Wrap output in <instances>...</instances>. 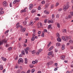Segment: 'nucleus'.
I'll return each mask as SVG.
<instances>
[{"mask_svg": "<svg viewBox=\"0 0 73 73\" xmlns=\"http://www.w3.org/2000/svg\"><path fill=\"white\" fill-rule=\"evenodd\" d=\"M69 42H70V43L71 44H73V40L72 39L70 40Z\"/></svg>", "mask_w": 73, "mask_h": 73, "instance_id": "obj_24", "label": "nucleus"}, {"mask_svg": "<svg viewBox=\"0 0 73 73\" xmlns=\"http://www.w3.org/2000/svg\"><path fill=\"white\" fill-rule=\"evenodd\" d=\"M63 32L64 33H66V29H64L63 30Z\"/></svg>", "mask_w": 73, "mask_h": 73, "instance_id": "obj_36", "label": "nucleus"}, {"mask_svg": "<svg viewBox=\"0 0 73 73\" xmlns=\"http://www.w3.org/2000/svg\"><path fill=\"white\" fill-rule=\"evenodd\" d=\"M33 7V4H31L29 5V9L30 10H31V9H32V8Z\"/></svg>", "mask_w": 73, "mask_h": 73, "instance_id": "obj_6", "label": "nucleus"}, {"mask_svg": "<svg viewBox=\"0 0 73 73\" xmlns=\"http://www.w3.org/2000/svg\"><path fill=\"white\" fill-rule=\"evenodd\" d=\"M35 34L33 35V37L31 38V40L32 41H34L35 40Z\"/></svg>", "mask_w": 73, "mask_h": 73, "instance_id": "obj_10", "label": "nucleus"}, {"mask_svg": "<svg viewBox=\"0 0 73 73\" xmlns=\"http://www.w3.org/2000/svg\"><path fill=\"white\" fill-rule=\"evenodd\" d=\"M35 71V69H33L31 71V72L32 73H34Z\"/></svg>", "mask_w": 73, "mask_h": 73, "instance_id": "obj_30", "label": "nucleus"}, {"mask_svg": "<svg viewBox=\"0 0 73 73\" xmlns=\"http://www.w3.org/2000/svg\"><path fill=\"white\" fill-rule=\"evenodd\" d=\"M37 73H41V71H38Z\"/></svg>", "mask_w": 73, "mask_h": 73, "instance_id": "obj_64", "label": "nucleus"}, {"mask_svg": "<svg viewBox=\"0 0 73 73\" xmlns=\"http://www.w3.org/2000/svg\"><path fill=\"white\" fill-rule=\"evenodd\" d=\"M7 42V40H2V41H0V45H1L3 44V42H5L6 43V42Z\"/></svg>", "mask_w": 73, "mask_h": 73, "instance_id": "obj_5", "label": "nucleus"}, {"mask_svg": "<svg viewBox=\"0 0 73 73\" xmlns=\"http://www.w3.org/2000/svg\"><path fill=\"white\" fill-rule=\"evenodd\" d=\"M35 12H36V10L33 9L31 11V13H33Z\"/></svg>", "mask_w": 73, "mask_h": 73, "instance_id": "obj_21", "label": "nucleus"}, {"mask_svg": "<svg viewBox=\"0 0 73 73\" xmlns=\"http://www.w3.org/2000/svg\"><path fill=\"white\" fill-rule=\"evenodd\" d=\"M38 51L40 52H40H41V51H42V49H39L38 50Z\"/></svg>", "mask_w": 73, "mask_h": 73, "instance_id": "obj_46", "label": "nucleus"}, {"mask_svg": "<svg viewBox=\"0 0 73 73\" xmlns=\"http://www.w3.org/2000/svg\"><path fill=\"white\" fill-rule=\"evenodd\" d=\"M48 24L50 23H53V21L52 20H48Z\"/></svg>", "mask_w": 73, "mask_h": 73, "instance_id": "obj_8", "label": "nucleus"}, {"mask_svg": "<svg viewBox=\"0 0 73 73\" xmlns=\"http://www.w3.org/2000/svg\"><path fill=\"white\" fill-rule=\"evenodd\" d=\"M49 13V11H47L46 13V15H48Z\"/></svg>", "mask_w": 73, "mask_h": 73, "instance_id": "obj_57", "label": "nucleus"}, {"mask_svg": "<svg viewBox=\"0 0 73 73\" xmlns=\"http://www.w3.org/2000/svg\"><path fill=\"white\" fill-rule=\"evenodd\" d=\"M26 9L27 8H26L25 9H23V10L21 11V13H23V12H26V10H25V9Z\"/></svg>", "mask_w": 73, "mask_h": 73, "instance_id": "obj_15", "label": "nucleus"}, {"mask_svg": "<svg viewBox=\"0 0 73 73\" xmlns=\"http://www.w3.org/2000/svg\"><path fill=\"white\" fill-rule=\"evenodd\" d=\"M55 52H57V51H58V50L57 48H56L55 50Z\"/></svg>", "mask_w": 73, "mask_h": 73, "instance_id": "obj_58", "label": "nucleus"}, {"mask_svg": "<svg viewBox=\"0 0 73 73\" xmlns=\"http://www.w3.org/2000/svg\"><path fill=\"white\" fill-rule=\"evenodd\" d=\"M41 36L42 37H44V33H43L42 35H41Z\"/></svg>", "mask_w": 73, "mask_h": 73, "instance_id": "obj_61", "label": "nucleus"}, {"mask_svg": "<svg viewBox=\"0 0 73 73\" xmlns=\"http://www.w3.org/2000/svg\"><path fill=\"white\" fill-rule=\"evenodd\" d=\"M64 40V41H68V39L65 38Z\"/></svg>", "mask_w": 73, "mask_h": 73, "instance_id": "obj_47", "label": "nucleus"}, {"mask_svg": "<svg viewBox=\"0 0 73 73\" xmlns=\"http://www.w3.org/2000/svg\"><path fill=\"white\" fill-rule=\"evenodd\" d=\"M57 41H58V42H61V38L60 37H58L57 38Z\"/></svg>", "mask_w": 73, "mask_h": 73, "instance_id": "obj_13", "label": "nucleus"}, {"mask_svg": "<svg viewBox=\"0 0 73 73\" xmlns=\"http://www.w3.org/2000/svg\"><path fill=\"white\" fill-rule=\"evenodd\" d=\"M36 53V51L35 50H33L32 52V54H34V53Z\"/></svg>", "mask_w": 73, "mask_h": 73, "instance_id": "obj_33", "label": "nucleus"}, {"mask_svg": "<svg viewBox=\"0 0 73 73\" xmlns=\"http://www.w3.org/2000/svg\"><path fill=\"white\" fill-rule=\"evenodd\" d=\"M39 17H36L35 18V21H38V20H39Z\"/></svg>", "mask_w": 73, "mask_h": 73, "instance_id": "obj_22", "label": "nucleus"}, {"mask_svg": "<svg viewBox=\"0 0 73 73\" xmlns=\"http://www.w3.org/2000/svg\"><path fill=\"white\" fill-rule=\"evenodd\" d=\"M64 39H65V36H63L62 37V39L63 40H64Z\"/></svg>", "mask_w": 73, "mask_h": 73, "instance_id": "obj_50", "label": "nucleus"}, {"mask_svg": "<svg viewBox=\"0 0 73 73\" xmlns=\"http://www.w3.org/2000/svg\"><path fill=\"white\" fill-rule=\"evenodd\" d=\"M62 50H64V49H65V45H62Z\"/></svg>", "mask_w": 73, "mask_h": 73, "instance_id": "obj_23", "label": "nucleus"}, {"mask_svg": "<svg viewBox=\"0 0 73 73\" xmlns=\"http://www.w3.org/2000/svg\"><path fill=\"white\" fill-rule=\"evenodd\" d=\"M20 69L21 70H23V66H20Z\"/></svg>", "mask_w": 73, "mask_h": 73, "instance_id": "obj_37", "label": "nucleus"}, {"mask_svg": "<svg viewBox=\"0 0 73 73\" xmlns=\"http://www.w3.org/2000/svg\"><path fill=\"white\" fill-rule=\"evenodd\" d=\"M34 24V23L32 22V21H31L30 22V25H33Z\"/></svg>", "mask_w": 73, "mask_h": 73, "instance_id": "obj_29", "label": "nucleus"}, {"mask_svg": "<svg viewBox=\"0 0 73 73\" xmlns=\"http://www.w3.org/2000/svg\"><path fill=\"white\" fill-rule=\"evenodd\" d=\"M70 49L72 50L73 49V46H70Z\"/></svg>", "mask_w": 73, "mask_h": 73, "instance_id": "obj_48", "label": "nucleus"}, {"mask_svg": "<svg viewBox=\"0 0 73 73\" xmlns=\"http://www.w3.org/2000/svg\"><path fill=\"white\" fill-rule=\"evenodd\" d=\"M50 44H51V42H50L48 44V46L49 47L50 46Z\"/></svg>", "mask_w": 73, "mask_h": 73, "instance_id": "obj_40", "label": "nucleus"}, {"mask_svg": "<svg viewBox=\"0 0 73 73\" xmlns=\"http://www.w3.org/2000/svg\"><path fill=\"white\" fill-rule=\"evenodd\" d=\"M23 55H22V54H21L19 55V57H21L23 56Z\"/></svg>", "mask_w": 73, "mask_h": 73, "instance_id": "obj_56", "label": "nucleus"}, {"mask_svg": "<svg viewBox=\"0 0 73 73\" xmlns=\"http://www.w3.org/2000/svg\"><path fill=\"white\" fill-rule=\"evenodd\" d=\"M45 2L44 1H43L41 2V3L42 4H45Z\"/></svg>", "mask_w": 73, "mask_h": 73, "instance_id": "obj_42", "label": "nucleus"}, {"mask_svg": "<svg viewBox=\"0 0 73 73\" xmlns=\"http://www.w3.org/2000/svg\"><path fill=\"white\" fill-rule=\"evenodd\" d=\"M3 4L4 7H6L7 6V3L6 1H4L3 3Z\"/></svg>", "mask_w": 73, "mask_h": 73, "instance_id": "obj_4", "label": "nucleus"}, {"mask_svg": "<svg viewBox=\"0 0 73 73\" xmlns=\"http://www.w3.org/2000/svg\"><path fill=\"white\" fill-rule=\"evenodd\" d=\"M53 63V62L52 61H50L49 62H48V65H49V64H52Z\"/></svg>", "mask_w": 73, "mask_h": 73, "instance_id": "obj_16", "label": "nucleus"}, {"mask_svg": "<svg viewBox=\"0 0 73 73\" xmlns=\"http://www.w3.org/2000/svg\"><path fill=\"white\" fill-rule=\"evenodd\" d=\"M29 47H27L25 49V50H29Z\"/></svg>", "mask_w": 73, "mask_h": 73, "instance_id": "obj_25", "label": "nucleus"}, {"mask_svg": "<svg viewBox=\"0 0 73 73\" xmlns=\"http://www.w3.org/2000/svg\"><path fill=\"white\" fill-rule=\"evenodd\" d=\"M40 9H41V7H40V6H39L38 7V10H40Z\"/></svg>", "mask_w": 73, "mask_h": 73, "instance_id": "obj_59", "label": "nucleus"}, {"mask_svg": "<svg viewBox=\"0 0 73 73\" xmlns=\"http://www.w3.org/2000/svg\"><path fill=\"white\" fill-rule=\"evenodd\" d=\"M21 54H22L23 55H24V56H25V52L24 50H22V51H21Z\"/></svg>", "mask_w": 73, "mask_h": 73, "instance_id": "obj_12", "label": "nucleus"}, {"mask_svg": "<svg viewBox=\"0 0 73 73\" xmlns=\"http://www.w3.org/2000/svg\"><path fill=\"white\" fill-rule=\"evenodd\" d=\"M56 36L58 37H60V34H59V33H57Z\"/></svg>", "mask_w": 73, "mask_h": 73, "instance_id": "obj_32", "label": "nucleus"}, {"mask_svg": "<svg viewBox=\"0 0 73 73\" xmlns=\"http://www.w3.org/2000/svg\"><path fill=\"white\" fill-rule=\"evenodd\" d=\"M52 19H54V14H52Z\"/></svg>", "mask_w": 73, "mask_h": 73, "instance_id": "obj_49", "label": "nucleus"}, {"mask_svg": "<svg viewBox=\"0 0 73 73\" xmlns=\"http://www.w3.org/2000/svg\"><path fill=\"white\" fill-rule=\"evenodd\" d=\"M12 47H9L8 48V50H12Z\"/></svg>", "mask_w": 73, "mask_h": 73, "instance_id": "obj_27", "label": "nucleus"}, {"mask_svg": "<svg viewBox=\"0 0 73 73\" xmlns=\"http://www.w3.org/2000/svg\"><path fill=\"white\" fill-rule=\"evenodd\" d=\"M35 64H37V63L38 62V60H36L35 61Z\"/></svg>", "mask_w": 73, "mask_h": 73, "instance_id": "obj_52", "label": "nucleus"}, {"mask_svg": "<svg viewBox=\"0 0 73 73\" xmlns=\"http://www.w3.org/2000/svg\"><path fill=\"white\" fill-rule=\"evenodd\" d=\"M70 6L69 5H66L65 7L64 8V11H66V9H68V8H69Z\"/></svg>", "mask_w": 73, "mask_h": 73, "instance_id": "obj_2", "label": "nucleus"}, {"mask_svg": "<svg viewBox=\"0 0 73 73\" xmlns=\"http://www.w3.org/2000/svg\"><path fill=\"white\" fill-rule=\"evenodd\" d=\"M1 59L2 60H3V61H5L7 60V58L2 57H1Z\"/></svg>", "mask_w": 73, "mask_h": 73, "instance_id": "obj_14", "label": "nucleus"}, {"mask_svg": "<svg viewBox=\"0 0 73 73\" xmlns=\"http://www.w3.org/2000/svg\"><path fill=\"white\" fill-rule=\"evenodd\" d=\"M66 5H69V2H67L66 3Z\"/></svg>", "mask_w": 73, "mask_h": 73, "instance_id": "obj_45", "label": "nucleus"}, {"mask_svg": "<svg viewBox=\"0 0 73 73\" xmlns=\"http://www.w3.org/2000/svg\"><path fill=\"white\" fill-rule=\"evenodd\" d=\"M65 56L62 55L61 56V58L62 60H65Z\"/></svg>", "mask_w": 73, "mask_h": 73, "instance_id": "obj_9", "label": "nucleus"}, {"mask_svg": "<svg viewBox=\"0 0 73 73\" xmlns=\"http://www.w3.org/2000/svg\"><path fill=\"white\" fill-rule=\"evenodd\" d=\"M32 63L33 64H36V63H35V61H33Z\"/></svg>", "mask_w": 73, "mask_h": 73, "instance_id": "obj_54", "label": "nucleus"}, {"mask_svg": "<svg viewBox=\"0 0 73 73\" xmlns=\"http://www.w3.org/2000/svg\"><path fill=\"white\" fill-rule=\"evenodd\" d=\"M49 3H47L46 4V8H48V6H49Z\"/></svg>", "mask_w": 73, "mask_h": 73, "instance_id": "obj_28", "label": "nucleus"}, {"mask_svg": "<svg viewBox=\"0 0 73 73\" xmlns=\"http://www.w3.org/2000/svg\"><path fill=\"white\" fill-rule=\"evenodd\" d=\"M25 64H27V63L28 62V59L27 58H25Z\"/></svg>", "mask_w": 73, "mask_h": 73, "instance_id": "obj_20", "label": "nucleus"}, {"mask_svg": "<svg viewBox=\"0 0 73 73\" xmlns=\"http://www.w3.org/2000/svg\"><path fill=\"white\" fill-rule=\"evenodd\" d=\"M4 13V11H0V15H2V14H3Z\"/></svg>", "mask_w": 73, "mask_h": 73, "instance_id": "obj_38", "label": "nucleus"}, {"mask_svg": "<svg viewBox=\"0 0 73 73\" xmlns=\"http://www.w3.org/2000/svg\"><path fill=\"white\" fill-rule=\"evenodd\" d=\"M30 72H31L30 70H29L28 71V72H27V73H30Z\"/></svg>", "mask_w": 73, "mask_h": 73, "instance_id": "obj_63", "label": "nucleus"}, {"mask_svg": "<svg viewBox=\"0 0 73 73\" xmlns=\"http://www.w3.org/2000/svg\"><path fill=\"white\" fill-rule=\"evenodd\" d=\"M40 52L39 51H38L36 52V54H37V55H39V54H40Z\"/></svg>", "mask_w": 73, "mask_h": 73, "instance_id": "obj_39", "label": "nucleus"}, {"mask_svg": "<svg viewBox=\"0 0 73 73\" xmlns=\"http://www.w3.org/2000/svg\"><path fill=\"white\" fill-rule=\"evenodd\" d=\"M40 27H41L42 28V23H40Z\"/></svg>", "mask_w": 73, "mask_h": 73, "instance_id": "obj_44", "label": "nucleus"}, {"mask_svg": "<svg viewBox=\"0 0 73 73\" xmlns=\"http://www.w3.org/2000/svg\"><path fill=\"white\" fill-rule=\"evenodd\" d=\"M3 11V8H1L0 9V11Z\"/></svg>", "mask_w": 73, "mask_h": 73, "instance_id": "obj_60", "label": "nucleus"}, {"mask_svg": "<svg viewBox=\"0 0 73 73\" xmlns=\"http://www.w3.org/2000/svg\"><path fill=\"white\" fill-rule=\"evenodd\" d=\"M60 45V42H57L56 44V46H59Z\"/></svg>", "mask_w": 73, "mask_h": 73, "instance_id": "obj_19", "label": "nucleus"}, {"mask_svg": "<svg viewBox=\"0 0 73 73\" xmlns=\"http://www.w3.org/2000/svg\"><path fill=\"white\" fill-rule=\"evenodd\" d=\"M26 24H27V21H25L24 22H23V25H26Z\"/></svg>", "mask_w": 73, "mask_h": 73, "instance_id": "obj_26", "label": "nucleus"}, {"mask_svg": "<svg viewBox=\"0 0 73 73\" xmlns=\"http://www.w3.org/2000/svg\"><path fill=\"white\" fill-rule=\"evenodd\" d=\"M25 51L26 53V54H28V51L27 50H25Z\"/></svg>", "mask_w": 73, "mask_h": 73, "instance_id": "obj_35", "label": "nucleus"}, {"mask_svg": "<svg viewBox=\"0 0 73 73\" xmlns=\"http://www.w3.org/2000/svg\"><path fill=\"white\" fill-rule=\"evenodd\" d=\"M21 32H24L25 31L26 29H25V28H24V27H23V26H21Z\"/></svg>", "mask_w": 73, "mask_h": 73, "instance_id": "obj_3", "label": "nucleus"}, {"mask_svg": "<svg viewBox=\"0 0 73 73\" xmlns=\"http://www.w3.org/2000/svg\"><path fill=\"white\" fill-rule=\"evenodd\" d=\"M18 64H21V63H23V60L21 58H19L18 60Z\"/></svg>", "mask_w": 73, "mask_h": 73, "instance_id": "obj_1", "label": "nucleus"}, {"mask_svg": "<svg viewBox=\"0 0 73 73\" xmlns=\"http://www.w3.org/2000/svg\"><path fill=\"white\" fill-rule=\"evenodd\" d=\"M54 66H57V63H56L54 64Z\"/></svg>", "mask_w": 73, "mask_h": 73, "instance_id": "obj_62", "label": "nucleus"}, {"mask_svg": "<svg viewBox=\"0 0 73 73\" xmlns=\"http://www.w3.org/2000/svg\"><path fill=\"white\" fill-rule=\"evenodd\" d=\"M44 32H48V31H47L46 29H44Z\"/></svg>", "mask_w": 73, "mask_h": 73, "instance_id": "obj_41", "label": "nucleus"}, {"mask_svg": "<svg viewBox=\"0 0 73 73\" xmlns=\"http://www.w3.org/2000/svg\"><path fill=\"white\" fill-rule=\"evenodd\" d=\"M20 1V0H15L13 2V4H15L16 3H18Z\"/></svg>", "mask_w": 73, "mask_h": 73, "instance_id": "obj_7", "label": "nucleus"}, {"mask_svg": "<svg viewBox=\"0 0 73 73\" xmlns=\"http://www.w3.org/2000/svg\"><path fill=\"white\" fill-rule=\"evenodd\" d=\"M9 31V30H8L7 31H6L5 33V34H6V33H8V32Z\"/></svg>", "mask_w": 73, "mask_h": 73, "instance_id": "obj_43", "label": "nucleus"}, {"mask_svg": "<svg viewBox=\"0 0 73 73\" xmlns=\"http://www.w3.org/2000/svg\"><path fill=\"white\" fill-rule=\"evenodd\" d=\"M29 66L30 68H33L34 66L33 64H31Z\"/></svg>", "mask_w": 73, "mask_h": 73, "instance_id": "obj_34", "label": "nucleus"}, {"mask_svg": "<svg viewBox=\"0 0 73 73\" xmlns=\"http://www.w3.org/2000/svg\"><path fill=\"white\" fill-rule=\"evenodd\" d=\"M18 59V56H17L15 58V60H17Z\"/></svg>", "mask_w": 73, "mask_h": 73, "instance_id": "obj_55", "label": "nucleus"}, {"mask_svg": "<svg viewBox=\"0 0 73 73\" xmlns=\"http://www.w3.org/2000/svg\"><path fill=\"white\" fill-rule=\"evenodd\" d=\"M48 29H50V28H51V29H52V28L51 27V25H49L48 26Z\"/></svg>", "mask_w": 73, "mask_h": 73, "instance_id": "obj_31", "label": "nucleus"}, {"mask_svg": "<svg viewBox=\"0 0 73 73\" xmlns=\"http://www.w3.org/2000/svg\"><path fill=\"white\" fill-rule=\"evenodd\" d=\"M57 26L58 28H60V23H57Z\"/></svg>", "mask_w": 73, "mask_h": 73, "instance_id": "obj_18", "label": "nucleus"}, {"mask_svg": "<svg viewBox=\"0 0 73 73\" xmlns=\"http://www.w3.org/2000/svg\"><path fill=\"white\" fill-rule=\"evenodd\" d=\"M52 53H53V52L52 51H50L48 53V56H50Z\"/></svg>", "mask_w": 73, "mask_h": 73, "instance_id": "obj_17", "label": "nucleus"}, {"mask_svg": "<svg viewBox=\"0 0 73 73\" xmlns=\"http://www.w3.org/2000/svg\"><path fill=\"white\" fill-rule=\"evenodd\" d=\"M0 69L1 70H2L3 69V65L2 64L0 65Z\"/></svg>", "mask_w": 73, "mask_h": 73, "instance_id": "obj_11", "label": "nucleus"}, {"mask_svg": "<svg viewBox=\"0 0 73 73\" xmlns=\"http://www.w3.org/2000/svg\"><path fill=\"white\" fill-rule=\"evenodd\" d=\"M62 9V8L59 9H58V11H61Z\"/></svg>", "mask_w": 73, "mask_h": 73, "instance_id": "obj_51", "label": "nucleus"}, {"mask_svg": "<svg viewBox=\"0 0 73 73\" xmlns=\"http://www.w3.org/2000/svg\"><path fill=\"white\" fill-rule=\"evenodd\" d=\"M57 69H58V67H57V68H55L54 69V71H56L57 70Z\"/></svg>", "mask_w": 73, "mask_h": 73, "instance_id": "obj_53", "label": "nucleus"}]
</instances>
